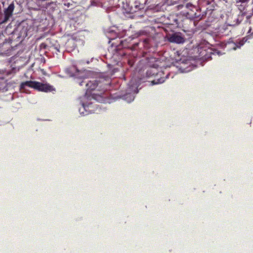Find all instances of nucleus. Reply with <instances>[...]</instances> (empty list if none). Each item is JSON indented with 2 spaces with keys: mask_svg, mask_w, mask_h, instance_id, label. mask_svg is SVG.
<instances>
[{
  "mask_svg": "<svg viewBox=\"0 0 253 253\" xmlns=\"http://www.w3.org/2000/svg\"><path fill=\"white\" fill-rule=\"evenodd\" d=\"M26 86L33 88L40 91L45 92H51L55 90L54 87L48 83H42L36 81H28L21 83L20 89H24Z\"/></svg>",
  "mask_w": 253,
  "mask_h": 253,
  "instance_id": "obj_1",
  "label": "nucleus"
},
{
  "mask_svg": "<svg viewBox=\"0 0 253 253\" xmlns=\"http://www.w3.org/2000/svg\"><path fill=\"white\" fill-rule=\"evenodd\" d=\"M76 82L81 86L84 84L85 85L86 90L85 95H86L87 93H90L91 91L94 90L98 85L97 82L96 80L86 81L85 79H84L81 82H80V79H78L76 80Z\"/></svg>",
  "mask_w": 253,
  "mask_h": 253,
  "instance_id": "obj_2",
  "label": "nucleus"
},
{
  "mask_svg": "<svg viewBox=\"0 0 253 253\" xmlns=\"http://www.w3.org/2000/svg\"><path fill=\"white\" fill-rule=\"evenodd\" d=\"M12 40L11 39L6 40L3 42L0 46L1 50L2 53L5 54H9L13 49L12 45Z\"/></svg>",
  "mask_w": 253,
  "mask_h": 253,
  "instance_id": "obj_3",
  "label": "nucleus"
},
{
  "mask_svg": "<svg viewBox=\"0 0 253 253\" xmlns=\"http://www.w3.org/2000/svg\"><path fill=\"white\" fill-rule=\"evenodd\" d=\"M14 9V4L12 2L9 5L8 7L4 10V19L0 22V24L6 22L12 15L13 11Z\"/></svg>",
  "mask_w": 253,
  "mask_h": 253,
  "instance_id": "obj_4",
  "label": "nucleus"
},
{
  "mask_svg": "<svg viewBox=\"0 0 253 253\" xmlns=\"http://www.w3.org/2000/svg\"><path fill=\"white\" fill-rule=\"evenodd\" d=\"M169 41L170 42L182 43L185 42V39L181 35L175 33L169 38Z\"/></svg>",
  "mask_w": 253,
  "mask_h": 253,
  "instance_id": "obj_5",
  "label": "nucleus"
},
{
  "mask_svg": "<svg viewBox=\"0 0 253 253\" xmlns=\"http://www.w3.org/2000/svg\"><path fill=\"white\" fill-rule=\"evenodd\" d=\"M230 32V31L228 30L227 26L224 25L219 27L218 33L221 36H227L228 35Z\"/></svg>",
  "mask_w": 253,
  "mask_h": 253,
  "instance_id": "obj_6",
  "label": "nucleus"
},
{
  "mask_svg": "<svg viewBox=\"0 0 253 253\" xmlns=\"http://www.w3.org/2000/svg\"><path fill=\"white\" fill-rule=\"evenodd\" d=\"M165 78L164 77H160L159 78H157L151 82L152 84H159L163 83L165 82Z\"/></svg>",
  "mask_w": 253,
  "mask_h": 253,
  "instance_id": "obj_7",
  "label": "nucleus"
},
{
  "mask_svg": "<svg viewBox=\"0 0 253 253\" xmlns=\"http://www.w3.org/2000/svg\"><path fill=\"white\" fill-rule=\"evenodd\" d=\"M99 97V96H96V94L95 93L91 94V96H89V97H91V98L94 100H97V97Z\"/></svg>",
  "mask_w": 253,
  "mask_h": 253,
  "instance_id": "obj_8",
  "label": "nucleus"
},
{
  "mask_svg": "<svg viewBox=\"0 0 253 253\" xmlns=\"http://www.w3.org/2000/svg\"><path fill=\"white\" fill-rule=\"evenodd\" d=\"M248 33L250 34L251 35L253 36V31H252V27H250L249 28V30L248 31Z\"/></svg>",
  "mask_w": 253,
  "mask_h": 253,
  "instance_id": "obj_9",
  "label": "nucleus"
},
{
  "mask_svg": "<svg viewBox=\"0 0 253 253\" xmlns=\"http://www.w3.org/2000/svg\"><path fill=\"white\" fill-rule=\"evenodd\" d=\"M40 46H41V47H42V48H46L47 45H46V44L45 43H41V44Z\"/></svg>",
  "mask_w": 253,
  "mask_h": 253,
  "instance_id": "obj_10",
  "label": "nucleus"
},
{
  "mask_svg": "<svg viewBox=\"0 0 253 253\" xmlns=\"http://www.w3.org/2000/svg\"><path fill=\"white\" fill-rule=\"evenodd\" d=\"M249 0H239L240 2H242L243 3H245L246 2L249 1Z\"/></svg>",
  "mask_w": 253,
  "mask_h": 253,
  "instance_id": "obj_11",
  "label": "nucleus"
},
{
  "mask_svg": "<svg viewBox=\"0 0 253 253\" xmlns=\"http://www.w3.org/2000/svg\"><path fill=\"white\" fill-rule=\"evenodd\" d=\"M241 7H239V9L241 10V11H242V10H244V7H243L242 5H241Z\"/></svg>",
  "mask_w": 253,
  "mask_h": 253,
  "instance_id": "obj_12",
  "label": "nucleus"
},
{
  "mask_svg": "<svg viewBox=\"0 0 253 253\" xmlns=\"http://www.w3.org/2000/svg\"><path fill=\"white\" fill-rule=\"evenodd\" d=\"M131 4H132V6H134V4L133 3V0H130V5H131Z\"/></svg>",
  "mask_w": 253,
  "mask_h": 253,
  "instance_id": "obj_13",
  "label": "nucleus"
},
{
  "mask_svg": "<svg viewBox=\"0 0 253 253\" xmlns=\"http://www.w3.org/2000/svg\"><path fill=\"white\" fill-rule=\"evenodd\" d=\"M152 72L151 69L148 70L147 72V74H148L149 73H151Z\"/></svg>",
  "mask_w": 253,
  "mask_h": 253,
  "instance_id": "obj_14",
  "label": "nucleus"
},
{
  "mask_svg": "<svg viewBox=\"0 0 253 253\" xmlns=\"http://www.w3.org/2000/svg\"><path fill=\"white\" fill-rule=\"evenodd\" d=\"M189 6H192V5H191V4H190L189 3H187V4H186V7H189Z\"/></svg>",
  "mask_w": 253,
  "mask_h": 253,
  "instance_id": "obj_15",
  "label": "nucleus"
},
{
  "mask_svg": "<svg viewBox=\"0 0 253 253\" xmlns=\"http://www.w3.org/2000/svg\"><path fill=\"white\" fill-rule=\"evenodd\" d=\"M218 0L220 1H226V0Z\"/></svg>",
  "mask_w": 253,
  "mask_h": 253,
  "instance_id": "obj_16",
  "label": "nucleus"
},
{
  "mask_svg": "<svg viewBox=\"0 0 253 253\" xmlns=\"http://www.w3.org/2000/svg\"><path fill=\"white\" fill-rule=\"evenodd\" d=\"M233 48L234 50H235V49H236V48H237V46H234V47H233Z\"/></svg>",
  "mask_w": 253,
  "mask_h": 253,
  "instance_id": "obj_17",
  "label": "nucleus"
},
{
  "mask_svg": "<svg viewBox=\"0 0 253 253\" xmlns=\"http://www.w3.org/2000/svg\"><path fill=\"white\" fill-rule=\"evenodd\" d=\"M83 107H84V108H85V107H86V106H85V105L84 104H83Z\"/></svg>",
  "mask_w": 253,
  "mask_h": 253,
  "instance_id": "obj_18",
  "label": "nucleus"
},
{
  "mask_svg": "<svg viewBox=\"0 0 253 253\" xmlns=\"http://www.w3.org/2000/svg\"><path fill=\"white\" fill-rule=\"evenodd\" d=\"M144 42H147V40H146V39L144 40Z\"/></svg>",
  "mask_w": 253,
  "mask_h": 253,
  "instance_id": "obj_19",
  "label": "nucleus"
}]
</instances>
